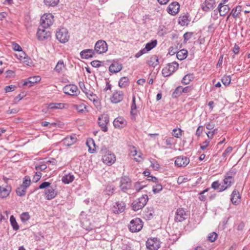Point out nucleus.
Returning <instances> with one entry per match:
<instances>
[{
  "mask_svg": "<svg viewBox=\"0 0 250 250\" xmlns=\"http://www.w3.org/2000/svg\"><path fill=\"white\" fill-rule=\"evenodd\" d=\"M236 171L232 169L226 173L224 177L223 185L221 186L219 192H222L226 190L234 184L235 182L234 177Z\"/></svg>",
  "mask_w": 250,
  "mask_h": 250,
  "instance_id": "1",
  "label": "nucleus"
},
{
  "mask_svg": "<svg viewBox=\"0 0 250 250\" xmlns=\"http://www.w3.org/2000/svg\"><path fill=\"white\" fill-rule=\"evenodd\" d=\"M100 153L103 155L102 160L104 163L111 165L115 162L116 159L114 154L108 150L105 146H102Z\"/></svg>",
  "mask_w": 250,
  "mask_h": 250,
  "instance_id": "2",
  "label": "nucleus"
},
{
  "mask_svg": "<svg viewBox=\"0 0 250 250\" xmlns=\"http://www.w3.org/2000/svg\"><path fill=\"white\" fill-rule=\"evenodd\" d=\"M148 200V196L146 194L142 195L141 197L134 201L132 203V208L133 210L137 211L143 208Z\"/></svg>",
  "mask_w": 250,
  "mask_h": 250,
  "instance_id": "3",
  "label": "nucleus"
},
{
  "mask_svg": "<svg viewBox=\"0 0 250 250\" xmlns=\"http://www.w3.org/2000/svg\"><path fill=\"white\" fill-rule=\"evenodd\" d=\"M57 39L61 43H65L67 42L69 39L68 32L65 28H61L58 29L56 33Z\"/></svg>",
  "mask_w": 250,
  "mask_h": 250,
  "instance_id": "4",
  "label": "nucleus"
},
{
  "mask_svg": "<svg viewBox=\"0 0 250 250\" xmlns=\"http://www.w3.org/2000/svg\"><path fill=\"white\" fill-rule=\"evenodd\" d=\"M178 67L179 64L176 62L169 63L167 64V66L163 69L162 71V74L165 77L169 76L176 71Z\"/></svg>",
  "mask_w": 250,
  "mask_h": 250,
  "instance_id": "5",
  "label": "nucleus"
},
{
  "mask_svg": "<svg viewBox=\"0 0 250 250\" xmlns=\"http://www.w3.org/2000/svg\"><path fill=\"white\" fill-rule=\"evenodd\" d=\"M143 226L142 220L139 218H136L130 221L128 228L131 232H136L141 230Z\"/></svg>",
  "mask_w": 250,
  "mask_h": 250,
  "instance_id": "6",
  "label": "nucleus"
},
{
  "mask_svg": "<svg viewBox=\"0 0 250 250\" xmlns=\"http://www.w3.org/2000/svg\"><path fill=\"white\" fill-rule=\"evenodd\" d=\"M54 21V16L52 14H44L41 18L40 26L48 28L53 24Z\"/></svg>",
  "mask_w": 250,
  "mask_h": 250,
  "instance_id": "7",
  "label": "nucleus"
},
{
  "mask_svg": "<svg viewBox=\"0 0 250 250\" xmlns=\"http://www.w3.org/2000/svg\"><path fill=\"white\" fill-rule=\"evenodd\" d=\"M108 49V45L106 42L104 40L98 41L94 46L95 53L101 54L106 52Z\"/></svg>",
  "mask_w": 250,
  "mask_h": 250,
  "instance_id": "8",
  "label": "nucleus"
},
{
  "mask_svg": "<svg viewBox=\"0 0 250 250\" xmlns=\"http://www.w3.org/2000/svg\"><path fill=\"white\" fill-rule=\"evenodd\" d=\"M119 187L122 191L126 192L131 188V179L127 176H122L121 178Z\"/></svg>",
  "mask_w": 250,
  "mask_h": 250,
  "instance_id": "9",
  "label": "nucleus"
},
{
  "mask_svg": "<svg viewBox=\"0 0 250 250\" xmlns=\"http://www.w3.org/2000/svg\"><path fill=\"white\" fill-rule=\"evenodd\" d=\"M63 92L69 95L77 96L80 93L78 87L74 84L66 85L63 88Z\"/></svg>",
  "mask_w": 250,
  "mask_h": 250,
  "instance_id": "10",
  "label": "nucleus"
},
{
  "mask_svg": "<svg viewBox=\"0 0 250 250\" xmlns=\"http://www.w3.org/2000/svg\"><path fill=\"white\" fill-rule=\"evenodd\" d=\"M47 28L42 27V26H40L39 27L37 33V36L38 37V39L39 40L43 41L45 39H47L49 38L51 36V33L47 31L46 29Z\"/></svg>",
  "mask_w": 250,
  "mask_h": 250,
  "instance_id": "11",
  "label": "nucleus"
},
{
  "mask_svg": "<svg viewBox=\"0 0 250 250\" xmlns=\"http://www.w3.org/2000/svg\"><path fill=\"white\" fill-rule=\"evenodd\" d=\"M188 216L187 211L183 208H179L176 211L174 219L176 222H180L185 220Z\"/></svg>",
  "mask_w": 250,
  "mask_h": 250,
  "instance_id": "12",
  "label": "nucleus"
},
{
  "mask_svg": "<svg viewBox=\"0 0 250 250\" xmlns=\"http://www.w3.org/2000/svg\"><path fill=\"white\" fill-rule=\"evenodd\" d=\"M109 123V117L106 114L101 115L98 118V125L102 130L104 132L108 130L107 125Z\"/></svg>",
  "mask_w": 250,
  "mask_h": 250,
  "instance_id": "13",
  "label": "nucleus"
},
{
  "mask_svg": "<svg viewBox=\"0 0 250 250\" xmlns=\"http://www.w3.org/2000/svg\"><path fill=\"white\" fill-rule=\"evenodd\" d=\"M146 246L149 250H157L160 247V241L157 238L148 239L146 242Z\"/></svg>",
  "mask_w": 250,
  "mask_h": 250,
  "instance_id": "14",
  "label": "nucleus"
},
{
  "mask_svg": "<svg viewBox=\"0 0 250 250\" xmlns=\"http://www.w3.org/2000/svg\"><path fill=\"white\" fill-rule=\"evenodd\" d=\"M124 93L122 91H115L113 93L110 100L111 103L118 104L124 99Z\"/></svg>",
  "mask_w": 250,
  "mask_h": 250,
  "instance_id": "15",
  "label": "nucleus"
},
{
  "mask_svg": "<svg viewBox=\"0 0 250 250\" xmlns=\"http://www.w3.org/2000/svg\"><path fill=\"white\" fill-rule=\"evenodd\" d=\"M180 5L178 2L175 1L170 3L167 8V12L169 14L174 16L179 11Z\"/></svg>",
  "mask_w": 250,
  "mask_h": 250,
  "instance_id": "16",
  "label": "nucleus"
},
{
  "mask_svg": "<svg viewBox=\"0 0 250 250\" xmlns=\"http://www.w3.org/2000/svg\"><path fill=\"white\" fill-rule=\"evenodd\" d=\"M189 162V160L187 157L180 156L176 158L175 161V164L179 167H186Z\"/></svg>",
  "mask_w": 250,
  "mask_h": 250,
  "instance_id": "17",
  "label": "nucleus"
},
{
  "mask_svg": "<svg viewBox=\"0 0 250 250\" xmlns=\"http://www.w3.org/2000/svg\"><path fill=\"white\" fill-rule=\"evenodd\" d=\"M95 54L93 49H87L82 50L80 52V56L82 59H88L92 58Z\"/></svg>",
  "mask_w": 250,
  "mask_h": 250,
  "instance_id": "18",
  "label": "nucleus"
},
{
  "mask_svg": "<svg viewBox=\"0 0 250 250\" xmlns=\"http://www.w3.org/2000/svg\"><path fill=\"white\" fill-rule=\"evenodd\" d=\"M44 194L46 199L50 200L55 198L57 195V192L53 187H50L45 190Z\"/></svg>",
  "mask_w": 250,
  "mask_h": 250,
  "instance_id": "19",
  "label": "nucleus"
},
{
  "mask_svg": "<svg viewBox=\"0 0 250 250\" xmlns=\"http://www.w3.org/2000/svg\"><path fill=\"white\" fill-rule=\"evenodd\" d=\"M215 3L214 0H206L202 4V8L203 11L208 12L212 9Z\"/></svg>",
  "mask_w": 250,
  "mask_h": 250,
  "instance_id": "20",
  "label": "nucleus"
},
{
  "mask_svg": "<svg viewBox=\"0 0 250 250\" xmlns=\"http://www.w3.org/2000/svg\"><path fill=\"white\" fill-rule=\"evenodd\" d=\"M217 9L220 16H225L230 10L229 5H218Z\"/></svg>",
  "mask_w": 250,
  "mask_h": 250,
  "instance_id": "21",
  "label": "nucleus"
},
{
  "mask_svg": "<svg viewBox=\"0 0 250 250\" xmlns=\"http://www.w3.org/2000/svg\"><path fill=\"white\" fill-rule=\"evenodd\" d=\"M122 65L117 62L112 63L109 67V70L110 72L116 73L120 71L122 69Z\"/></svg>",
  "mask_w": 250,
  "mask_h": 250,
  "instance_id": "22",
  "label": "nucleus"
},
{
  "mask_svg": "<svg viewBox=\"0 0 250 250\" xmlns=\"http://www.w3.org/2000/svg\"><path fill=\"white\" fill-rule=\"evenodd\" d=\"M240 197L239 191L236 189L233 190L231 193L230 198V200L232 203L234 205L238 204L240 202Z\"/></svg>",
  "mask_w": 250,
  "mask_h": 250,
  "instance_id": "23",
  "label": "nucleus"
},
{
  "mask_svg": "<svg viewBox=\"0 0 250 250\" xmlns=\"http://www.w3.org/2000/svg\"><path fill=\"white\" fill-rule=\"evenodd\" d=\"M113 125L116 128H123L126 125L125 121L122 117H118L114 120Z\"/></svg>",
  "mask_w": 250,
  "mask_h": 250,
  "instance_id": "24",
  "label": "nucleus"
},
{
  "mask_svg": "<svg viewBox=\"0 0 250 250\" xmlns=\"http://www.w3.org/2000/svg\"><path fill=\"white\" fill-rule=\"evenodd\" d=\"M87 98L91 101H92L94 105L96 106L100 105V101L97 96L92 92H88V94H86Z\"/></svg>",
  "mask_w": 250,
  "mask_h": 250,
  "instance_id": "25",
  "label": "nucleus"
},
{
  "mask_svg": "<svg viewBox=\"0 0 250 250\" xmlns=\"http://www.w3.org/2000/svg\"><path fill=\"white\" fill-rule=\"evenodd\" d=\"M77 140V138L72 136H67L63 140V144L66 146H70L74 144Z\"/></svg>",
  "mask_w": 250,
  "mask_h": 250,
  "instance_id": "26",
  "label": "nucleus"
},
{
  "mask_svg": "<svg viewBox=\"0 0 250 250\" xmlns=\"http://www.w3.org/2000/svg\"><path fill=\"white\" fill-rule=\"evenodd\" d=\"M147 63L150 66L156 67L159 63L158 57L155 55L152 56L148 61Z\"/></svg>",
  "mask_w": 250,
  "mask_h": 250,
  "instance_id": "27",
  "label": "nucleus"
},
{
  "mask_svg": "<svg viewBox=\"0 0 250 250\" xmlns=\"http://www.w3.org/2000/svg\"><path fill=\"white\" fill-rule=\"evenodd\" d=\"M241 11L242 6L238 5L235 8H234L231 10V12L230 13V15H231L235 19H236L239 17V15L240 14Z\"/></svg>",
  "mask_w": 250,
  "mask_h": 250,
  "instance_id": "28",
  "label": "nucleus"
},
{
  "mask_svg": "<svg viewBox=\"0 0 250 250\" xmlns=\"http://www.w3.org/2000/svg\"><path fill=\"white\" fill-rule=\"evenodd\" d=\"M11 188L10 187H0V197L1 198L7 197L10 192Z\"/></svg>",
  "mask_w": 250,
  "mask_h": 250,
  "instance_id": "29",
  "label": "nucleus"
},
{
  "mask_svg": "<svg viewBox=\"0 0 250 250\" xmlns=\"http://www.w3.org/2000/svg\"><path fill=\"white\" fill-rule=\"evenodd\" d=\"M188 56V51L186 49H181L176 54L177 59L180 61L185 59Z\"/></svg>",
  "mask_w": 250,
  "mask_h": 250,
  "instance_id": "30",
  "label": "nucleus"
},
{
  "mask_svg": "<svg viewBox=\"0 0 250 250\" xmlns=\"http://www.w3.org/2000/svg\"><path fill=\"white\" fill-rule=\"evenodd\" d=\"M74 180V176L70 173L63 176L62 179V182L66 184H68L72 182Z\"/></svg>",
  "mask_w": 250,
  "mask_h": 250,
  "instance_id": "31",
  "label": "nucleus"
},
{
  "mask_svg": "<svg viewBox=\"0 0 250 250\" xmlns=\"http://www.w3.org/2000/svg\"><path fill=\"white\" fill-rule=\"evenodd\" d=\"M86 145L88 147V151L90 153H94L95 150V144L94 140L92 139H89L86 141Z\"/></svg>",
  "mask_w": 250,
  "mask_h": 250,
  "instance_id": "32",
  "label": "nucleus"
},
{
  "mask_svg": "<svg viewBox=\"0 0 250 250\" xmlns=\"http://www.w3.org/2000/svg\"><path fill=\"white\" fill-rule=\"evenodd\" d=\"M189 21L187 15L181 16L179 18L178 23L181 26H187L188 25Z\"/></svg>",
  "mask_w": 250,
  "mask_h": 250,
  "instance_id": "33",
  "label": "nucleus"
},
{
  "mask_svg": "<svg viewBox=\"0 0 250 250\" xmlns=\"http://www.w3.org/2000/svg\"><path fill=\"white\" fill-rule=\"evenodd\" d=\"M48 109H62L64 107V104L62 103H50L47 106Z\"/></svg>",
  "mask_w": 250,
  "mask_h": 250,
  "instance_id": "34",
  "label": "nucleus"
},
{
  "mask_svg": "<svg viewBox=\"0 0 250 250\" xmlns=\"http://www.w3.org/2000/svg\"><path fill=\"white\" fill-rule=\"evenodd\" d=\"M157 44V41L156 40L151 41V42L147 43L144 48L146 52L149 51L153 48H154Z\"/></svg>",
  "mask_w": 250,
  "mask_h": 250,
  "instance_id": "35",
  "label": "nucleus"
},
{
  "mask_svg": "<svg viewBox=\"0 0 250 250\" xmlns=\"http://www.w3.org/2000/svg\"><path fill=\"white\" fill-rule=\"evenodd\" d=\"M129 79L127 77H122L119 81V86L121 88H125L128 84Z\"/></svg>",
  "mask_w": 250,
  "mask_h": 250,
  "instance_id": "36",
  "label": "nucleus"
},
{
  "mask_svg": "<svg viewBox=\"0 0 250 250\" xmlns=\"http://www.w3.org/2000/svg\"><path fill=\"white\" fill-rule=\"evenodd\" d=\"M64 67L65 65L64 64L63 61L62 60H60L57 63L54 68V70L59 73L62 72Z\"/></svg>",
  "mask_w": 250,
  "mask_h": 250,
  "instance_id": "37",
  "label": "nucleus"
},
{
  "mask_svg": "<svg viewBox=\"0 0 250 250\" xmlns=\"http://www.w3.org/2000/svg\"><path fill=\"white\" fill-rule=\"evenodd\" d=\"M194 78L193 74H188L184 77L182 82L185 84H189L193 80Z\"/></svg>",
  "mask_w": 250,
  "mask_h": 250,
  "instance_id": "38",
  "label": "nucleus"
},
{
  "mask_svg": "<svg viewBox=\"0 0 250 250\" xmlns=\"http://www.w3.org/2000/svg\"><path fill=\"white\" fill-rule=\"evenodd\" d=\"M116 189L115 187L113 185H110L106 186L104 192L106 194L110 196L112 195Z\"/></svg>",
  "mask_w": 250,
  "mask_h": 250,
  "instance_id": "39",
  "label": "nucleus"
},
{
  "mask_svg": "<svg viewBox=\"0 0 250 250\" xmlns=\"http://www.w3.org/2000/svg\"><path fill=\"white\" fill-rule=\"evenodd\" d=\"M60 0H44L45 5L48 7L56 6L59 2Z\"/></svg>",
  "mask_w": 250,
  "mask_h": 250,
  "instance_id": "40",
  "label": "nucleus"
},
{
  "mask_svg": "<svg viewBox=\"0 0 250 250\" xmlns=\"http://www.w3.org/2000/svg\"><path fill=\"white\" fill-rule=\"evenodd\" d=\"M10 221L11 225L15 230H17L19 229V226L17 223L15 218L13 215H11L10 218Z\"/></svg>",
  "mask_w": 250,
  "mask_h": 250,
  "instance_id": "41",
  "label": "nucleus"
},
{
  "mask_svg": "<svg viewBox=\"0 0 250 250\" xmlns=\"http://www.w3.org/2000/svg\"><path fill=\"white\" fill-rule=\"evenodd\" d=\"M116 205L118 209V212H123L125 210L126 206L125 202L118 201L116 202Z\"/></svg>",
  "mask_w": 250,
  "mask_h": 250,
  "instance_id": "42",
  "label": "nucleus"
},
{
  "mask_svg": "<svg viewBox=\"0 0 250 250\" xmlns=\"http://www.w3.org/2000/svg\"><path fill=\"white\" fill-rule=\"evenodd\" d=\"M172 135L177 138H180L183 135V131L180 128H175L172 130Z\"/></svg>",
  "mask_w": 250,
  "mask_h": 250,
  "instance_id": "43",
  "label": "nucleus"
},
{
  "mask_svg": "<svg viewBox=\"0 0 250 250\" xmlns=\"http://www.w3.org/2000/svg\"><path fill=\"white\" fill-rule=\"evenodd\" d=\"M26 190V189L25 188L20 185L16 189V193L19 196H23L25 195Z\"/></svg>",
  "mask_w": 250,
  "mask_h": 250,
  "instance_id": "44",
  "label": "nucleus"
},
{
  "mask_svg": "<svg viewBox=\"0 0 250 250\" xmlns=\"http://www.w3.org/2000/svg\"><path fill=\"white\" fill-rule=\"evenodd\" d=\"M30 178L29 176H25L24 178H23V182L21 186L25 188L26 189H27V188L30 186Z\"/></svg>",
  "mask_w": 250,
  "mask_h": 250,
  "instance_id": "45",
  "label": "nucleus"
},
{
  "mask_svg": "<svg viewBox=\"0 0 250 250\" xmlns=\"http://www.w3.org/2000/svg\"><path fill=\"white\" fill-rule=\"evenodd\" d=\"M231 77L230 76H224L221 79V82L225 86H228L230 84Z\"/></svg>",
  "mask_w": 250,
  "mask_h": 250,
  "instance_id": "46",
  "label": "nucleus"
},
{
  "mask_svg": "<svg viewBox=\"0 0 250 250\" xmlns=\"http://www.w3.org/2000/svg\"><path fill=\"white\" fill-rule=\"evenodd\" d=\"M130 154L132 156H137L138 154V158H137V157H135L134 158V159L136 161L139 162L142 159V158H141V155H140L141 153L137 152V151L136 149H134L133 150H131L130 151Z\"/></svg>",
  "mask_w": 250,
  "mask_h": 250,
  "instance_id": "47",
  "label": "nucleus"
},
{
  "mask_svg": "<svg viewBox=\"0 0 250 250\" xmlns=\"http://www.w3.org/2000/svg\"><path fill=\"white\" fill-rule=\"evenodd\" d=\"M181 89L182 86H181L176 87L174 91L172 93V97L176 98L180 96L182 93L181 91Z\"/></svg>",
  "mask_w": 250,
  "mask_h": 250,
  "instance_id": "48",
  "label": "nucleus"
},
{
  "mask_svg": "<svg viewBox=\"0 0 250 250\" xmlns=\"http://www.w3.org/2000/svg\"><path fill=\"white\" fill-rule=\"evenodd\" d=\"M209 190V188H207L206 189H204V190L201 191L199 193L200 196L199 197V199L201 201H205L206 200V196L204 195V194L207 192Z\"/></svg>",
  "mask_w": 250,
  "mask_h": 250,
  "instance_id": "49",
  "label": "nucleus"
},
{
  "mask_svg": "<svg viewBox=\"0 0 250 250\" xmlns=\"http://www.w3.org/2000/svg\"><path fill=\"white\" fill-rule=\"evenodd\" d=\"M150 162L151 163V167L154 170H158L160 167V165L156 160L152 159L150 160Z\"/></svg>",
  "mask_w": 250,
  "mask_h": 250,
  "instance_id": "50",
  "label": "nucleus"
},
{
  "mask_svg": "<svg viewBox=\"0 0 250 250\" xmlns=\"http://www.w3.org/2000/svg\"><path fill=\"white\" fill-rule=\"evenodd\" d=\"M20 218L21 221L24 222L30 219V215L28 212H25L21 214Z\"/></svg>",
  "mask_w": 250,
  "mask_h": 250,
  "instance_id": "51",
  "label": "nucleus"
},
{
  "mask_svg": "<svg viewBox=\"0 0 250 250\" xmlns=\"http://www.w3.org/2000/svg\"><path fill=\"white\" fill-rule=\"evenodd\" d=\"M133 187L136 192H139L144 187H145V185H141V183L137 182L134 183Z\"/></svg>",
  "mask_w": 250,
  "mask_h": 250,
  "instance_id": "52",
  "label": "nucleus"
},
{
  "mask_svg": "<svg viewBox=\"0 0 250 250\" xmlns=\"http://www.w3.org/2000/svg\"><path fill=\"white\" fill-rule=\"evenodd\" d=\"M217 236V234L216 232H213L208 235V239L209 241L213 242L216 240Z\"/></svg>",
  "mask_w": 250,
  "mask_h": 250,
  "instance_id": "53",
  "label": "nucleus"
},
{
  "mask_svg": "<svg viewBox=\"0 0 250 250\" xmlns=\"http://www.w3.org/2000/svg\"><path fill=\"white\" fill-rule=\"evenodd\" d=\"M163 189V187L161 184H157L153 187V192L154 193H157L161 191Z\"/></svg>",
  "mask_w": 250,
  "mask_h": 250,
  "instance_id": "54",
  "label": "nucleus"
},
{
  "mask_svg": "<svg viewBox=\"0 0 250 250\" xmlns=\"http://www.w3.org/2000/svg\"><path fill=\"white\" fill-rule=\"evenodd\" d=\"M75 108L79 112H83L84 110L86 109V106L83 104L75 105Z\"/></svg>",
  "mask_w": 250,
  "mask_h": 250,
  "instance_id": "55",
  "label": "nucleus"
},
{
  "mask_svg": "<svg viewBox=\"0 0 250 250\" xmlns=\"http://www.w3.org/2000/svg\"><path fill=\"white\" fill-rule=\"evenodd\" d=\"M136 104L135 103V98L134 97H133L132 99V105L131 106V111L130 113L131 115H134L135 113H134L133 112L134 110L136 109Z\"/></svg>",
  "mask_w": 250,
  "mask_h": 250,
  "instance_id": "56",
  "label": "nucleus"
},
{
  "mask_svg": "<svg viewBox=\"0 0 250 250\" xmlns=\"http://www.w3.org/2000/svg\"><path fill=\"white\" fill-rule=\"evenodd\" d=\"M79 86L82 89V90L85 94H88V92H89V90L86 88L85 85L84 83L83 82H80L79 83Z\"/></svg>",
  "mask_w": 250,
  "mask_h": 250,
  "instance_id": "57",
  "label": "nucleus"
},
{
  "mask_svg": "<svg viewBox=\"0 0 250 250\" xmlns=\"http://www.w3.org/2000/svg\"><path fill=\"white\" fill-rule=\"evenodd\" d=\"M232 151V147L231 146L228 147L225 151L222 154V156L224 158L226 157Z\"/></svg>",
  "mask_w": 250,
  "mask_h": 250,
  "instance_id": "58",
  "label": "nucleus"
},
{
  "mask_svg": "<svg viewBox=\"0 0 250 250\" xmlns=\"http://www.w3.org/2000/svg\"><path fill=\"white\" fill-rule=\"evenodd\" d=\"M193 32H186L184 35V42H187L189 40L192 36Z\"/></svg>",
  "mask_w": 250,
  "mask_h": 250,
  "instance_id": "59",
  "label": "nucleus"
},
{
  "mask_svg": "<svg viewBox=\"0 0 250 250\" xmlns=\"http://www.w3.org/2000/svg\"><path fill=\"white\" fill-rule=\"evenodd\" d=\"M42 173L40 171H37L36 172V174L34 175L33 180L35 182H37L41 178Z\"/></svg>",
  "mask_w": 250,
  "mask_h": 250,
  "instance_id": "60",
  "label": "nucleus"
},
{
  "mask_svg": "<svg viewBox=\"0 0 250 250\" xmlns=\"http://www.w3.org/2000/svg\"><path fill=\"white\" fill-rule=\"evenodd\" d=\"M102 62L98 60H94L91 62V65L94 67H99L102 64Z\"/></svg>",
  "mask_w": 250,
  "mask_h": 250,
  "instance_id": "61",
  "label": "nucleus"
},
{
  "mask_svg": "<svg viewBox=\"0 0 250 250\" xmlns=\"http://www.w3.org/2000/svg\"><path fill=\"white\" fill-rule=\"evenodd\" d=\"M50 183L48 182H44L42 183L39 187L40 189H43L45 188H49L50 187Z\"/></svg>",
  "mask_w": 250,
  "mask_h": 250,
  "instance_id": "62",
  "label": "nucleus"
},
{
  "mask_svg": "<svg viewBox=\"0 0 250 250\" xmlns=\"http://www.w3.org/2000/svg\"><path fill=\"white\" fill-rule=\"evenodd\" d=\"M221 185L218 182V181H214L213 182L212 184H211V188H213L214 189L216 190V189H219L221 187Z\"/></svg>",
  "mask_w": 250,
  "mask_h": 250,
  "instance_id": "63",
  "label": "nucleus"
},
{
  "mask_svg": "<svg viewBox=\"0 0 250 250\" xmlns=\"http://www.w3.org/2000/svg\"><path fill=\"white\" fill-rule=\"evenodd\" d=\"M16 86L13 85L6 86L4 88V90L6 92H9L11 91H13L15 90Z\"/></svg>",
  "mask_w": 250,
  "mask_h": 250,
  "instance_id": "64",
  "label": "nucleus"
}]
</instances>
